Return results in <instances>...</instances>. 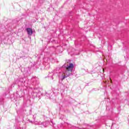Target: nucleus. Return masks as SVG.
I'll return each mask as SVG.
<instances>
[{"label":"nucleus","mask_w":129,"mask_h":129,"mask_svg":"<svg viewBox=\"0 0 129 129\" xmlns=\"http://www.w3.org/2000/svg\"><path fill=\"white\" fill-rule=\"evenodd\" d=\"M59 74L62 76V80H63V79L67 78V77L70 76V75H72V72L67 70L66 72H63V73H60Z\"/></svg>","instance_id":"f257e3e1"},{"label":"nucleus","mask_w":129,"mask_h":129,"mask_svg":"<svg viewBox=\"0 0 129 129\" xmlns=\"http://www.w3.org/2000/svg\"><path fill=\"white\" fill-rule=\"evenodd\" d=\"M30 122H31L32 123H35V124H38L39 125H40V124H42V125H43V126H47V124L46 122H43V123H41V122H37V121H34L33 122L32 121H29Z\"/></svg>","instance_id":"f03ea898"},{"label":"nucleus","mask_w":129,"mask_h":129,"mask_svg":"<svg viewBox=\"0 0 129 129\" xmlns=\"http://www.w3.org/2000/svg\"><path fill=\"white\" fill-rule=\"evenodd\" d=\"M73 68H74V66L73 65V63H70L69 65H67V70L72 72V71L73 70Z\"/></svg>","instance_id":"7ed1b4c3"},{"label":"nucleus","mask_w":129,"mask_h":129,"mask_svg":"<svg viewBox=\"0 0 129 129\" xmlns=\"http://www.w3.org/2000/svg\"><path fill=\"white\" fill-rule=\"evenodd\" d=\"M27 33H33V30L30 28H28L26 29Z\"/></svg>","instance_id":"20e7f679"},{"label":"nucleus","mask_w":129,"mask_h":129,"mask_svg":"<svg viewBox=\"0 0 129 129\" xmlns=\"http://www.w3.org/2000/svg\"><path fill=\"white\" fill-rule=\"evenodd\" d=\"M28 36H31L32 34H33V33H28Z\"/></svg>","instance_id":"39448f33"}]
</instances>
